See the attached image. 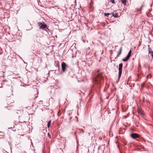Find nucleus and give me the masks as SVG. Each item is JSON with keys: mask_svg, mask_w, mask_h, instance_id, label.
Returning <instances> with one entry per match:
<instances>
[{"mask_svg": "<svg viewBox=\"0 0 153 153\" xmlns=\"http://www.w3.org/2000/svg\"><path fill=\"white\" fill-rule=\"evenodd\" d=\"M123 64L120 63L119 65V73H118V79H120L122 73V71Z\"/></svg>", "mask_w": 153, "mask_h": 153, "instance_id": "nucleus-1", "label": "nucleus"}, {"mask_svg": "<svg viewBox=\"0 0 153 153\" xmlns=\"http://www.w3.org/2000/svg\"><path fill=\"white\" fill-rule=\"evenodd\" d=\"M38 24L41 29H43L44 28H46L47 27V25L44 22H39L38 23Z\"/></svg>", "mask_w": 153, "mask_h": 153, "instance_id": "nucleus-2", "label": "nucleus"}, {"mask_svg": "<svg viewBox=\"0 0 153 153\" xmlns=\"http://www.w3.org/2000/svg\"><path fill=\"white\" fill-rule=\"evenodd\" d=\"M62 71L64 72L65 71L66 68L68 67L67 65L64 62H62L61 64Z\"/></svg>", "mask_w": 153, "mask_h": 153, "instance_id": "nucleus-3", "label": "nucleus"}, {"mask_svg": "<svg viewBox=\"0 0 153 153\" xmlns=\"http://www.w3.org/2000/svg\"><path fill=\"white\" fill-rule=\"evenodd\" d=\"M131 51L130 50L129 51V52L128 54L127 55L126 57L123 59V61L126 62L128 60V59H129V57H130V56H131Z\"/></svg>", "mask_w": 153, "mask_h": 153, "instance_id": "nucleus-4", "label": "nucleus"}, {"mask_svg": "<svg viewBox=\"0 0 153 153\" xmlns=\"http://www.w3.org/2000/svg\"><path fill=\"white\" fill-rule=\"evenodd\" d=\"M14 102V100L13 98L11 97H8L7 99V103L8 104H10Z\"/></svg>", "mask_w": 153, "mask_h": 153, "instance_id": "nucleus-5", "label": "nucleus"}, {"mask_svg": "<svg viewBox=\"0 0 153 153\" xmlns=\"http://www.w3.org/2000/svg\"><path fill=\"white\" fill-rule=\"evenodd\" d=\"M131 137L133 139H136L139 137V135L136 133H132L131 134Z\"/></svg>", "mask_w": 153, "mask_h": 153, "instance_id": "nucleus-6", "label": "nucleus"}, {"mask_svg": "<svg viewBox=\"0 0 153 153\" xmlns=\"http://www.w3.org/2000/svg\"><path fill=\"white\" fill-rule=\"evenodd\" d=\"M148 49L149 51V53L151 54L152 58H153V52L152 51V50L150 48L149 45L148 46Z\"/></svg>", "mask_w": 153, "mask_h": 153, "instance_id": "nucleus-7", "label": "nucleus"}, {"mask_svg": "<svg viewBox=\"0 0 153 153\" xmlns=\"http://www.w3.org/2000/svg\"><path fill=\"white\" fill-rule=\"evenodd\" d=\"M111 14L112 16L115 18H117L118 17V13H112Z\"/></svg>", "mask_w": 153, "mask_h": 153, "instance_id": "nucleus-8", "label": "nucleus"}, {"mask_svg": "<svg viewBox=\"0 0 153 153\" xmlns=\"http://www.w3.org/2000/svg\"><path fill=\"white\" fill-rule=\"evenodd\" d=\"M122 47H121L120 49L119 52L118 53V55L116 57V58H117L121 54V51L122 50Z\"/></svg>", "mask_w": 153, "mask_h": 153, "instance_id": "nucleus-9", "label": "nucleus"}, {"mask_svg": "<svg viewBox=\"0 0 153 153\" xmlns=\"http://www.w3.org/2000/svg\"><path fill=\"white\" fill-rule=\"evenodd\" d=\"M121 1L124 5H126L127 0H121Z\"/></svg>", "mask_w": 153, "mask_h": 153, "instance_id": "nucleus-10", "label": "nucleus"}, {"mask_svg": "<svg viewBox=\"0 0 153 153\" xmlns=\"http://www.w3.org/2000/svg\"><path fill=\"white\" fill-rule=\"evenodd\" d=\"M137 112L139 114H141V115H143V112L140 110L138 109L137 110Z\"/></svg>", "mask_w": 153, "mask_h": 153, "instance_id": "nucleus-11", "label": "nucleus"}, {"mask_svg": "<svg viewBox=\"0 0 153 153\" xmlns=\"http://www.w3.org/2000/svg\"><path fill=\"white\" fill-rule=\"evenodd\" d=\"M51 120L49 121L48 122V125H47V126H48V128H49L50 126V124H51Z\"/></svg>", "mask_w": 153, "mask_h": 153, "instance_id": "nucleus-12", "label": "nucleus"}, {"mask_svg": "<svg viewBox=\"0 0 153 153\" xmlns=\"http://www.w3.org/2000/svg\"><path fill=\"white\" fill-rule=\"evenodd\" d=\"M104 15L105 16H108L110 14L109 13H104Z\"/></svg>", "mask_w": 153, "mask_h": 153, "instance_id": "nucleus-13", "label": "nucleus"}, {"mask_svg": "<svg viewBox=\"0 0 153 153\" xmlns=\"http://www.w3.org/2000/svg\"><path fill=\"white\" fill-rule=\"evenodd\" d=\"M111 1L113 4L115 3V2L114 1V0H111Z\"/></svg>", "mask_w": 153, "mask_h": 153, "instance_id": "nucleus-14", "label": "nucleus"}, {"mask_svg": "<svg viewBox=\"0 0 153 153\" xmlns=\"http://www.w3.org/2000/svg\"><path fill=\"white\" fill-rule=\"evenodd\" d=\"M151 76H150V77H149V75H147V76H146V78H151Z\"/></svg>", "mask_w": 153, "mask_h": 153, "instance_id": "nucleus-15", "label": "nucleus"}, {"mask_svg": "<svg viewBox=\"0 0 153 153\" xmlns=\"http://www.w3.org/2000/svg\"><path fill=\"white\" fill-rule=\"evenodd\" d=\"M12 106V105L8 106H7L6 107L7 108H8V109H9V108L11 107Z\"/></svg>", "mask_w": 153, "mask_h": 153, "instance_id": "nucleus-16", "label": "nucleus"}, {"mask_svg": "<svg viewBox=\"0 0 153 153\" xmlns=\"http://www.w3.org/2000/svg\"><path fill=\"white\" fill-rule=\"evenodd\" d=\"M14 75H15L14 74V73H13V74L12 75V76H13H13H14Z\"/></svg>", "mask_w": 153, "mask_h": 153, "instance_id": "nucleus-17", "label": "nucleus"}, {"mask_svg": "<svg viewBox=\"0 0 153 153\" xmlns=\"http://www.w3.org/2000/svg\"><path fill=\"white\" fill-rule=\"evenodd\" d=\"M58 68H59V66H58Z\"/></svg>", "mask_w": 153, "mask_h": 153, "instance_id": "nucleus-18", "label": "nucleus"}]
</instances>
